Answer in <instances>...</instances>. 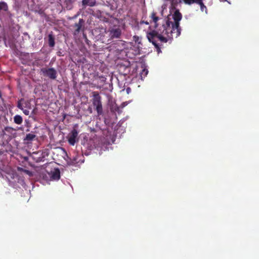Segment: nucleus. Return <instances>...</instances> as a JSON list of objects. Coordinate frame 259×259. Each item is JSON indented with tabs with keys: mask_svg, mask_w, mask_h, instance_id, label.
Wrapping results in <instances>:
<instances>
[{
	"mask_svg": "<svg viewBox=\"0 0 259 259\" xmlns=\"http://www.w3.org/2000/svg\"><path fill=\"white\" fill-rule=\"evenodd\" d=\"M17 107H18V108H19L21 110H23V107H22V105L21 104V103L20 102H19L18 103Z\"/></svg>",
	"mask_w": 259,
	"mask_h": 259,
	"instance_id": "23",
	"label": "nucleus"
},
{
	"mask_svg": "<svg viewBox=\"0 0 259 259\" xmlns=\"http://www.w3.org/2000/svg\"><path fill=\"white\" fill-rule=\"evenodd\" d=\"M18 170L19 171H22L23 172H24L26 174L30 176H31L32 175V172L28 170L25 169H23V168H20V167H18Z\"/></svg>",
	"mask_w": 259,
	"mask_h": 259,
	"instance_id": "17",
	"label": "nucleus"
},
{
	"mask_svg": "<svg viewBox=\"0 0 259 259\" xmlns=\"http://www.w3.org/2000/svg\"><path fill=\"white\" fill-rule=\"evenodd\" d=\"M9 8L7 4L5 2H0V13L2 11L7 12Z\"/></svg>",
	"mask_w": 259,
	"mask_h": 259,
	"instance_id": "10",
	"label": "nucleus"
},
{
	"mask_svg": "<svg viewBox=\"0 0 259 259\" xmlns=\"http://www.w3.org/2000/svg\"><path fill=\"white\" fill-rule=\"evenodd\" d=\"M23 112V113L26 115H28L29 114V111L27 110V109H23L22 110Z\"/></svg>",
	"mask_w": 259,
	"mask_h": 259,
	"instance_id": "21",
	"label": "nucleus"
},
{
	"mask_svg": "<svg viewBox=\"0 0 259 259\" xmlns=\"http://www.w3.org/2000/svg\"><path fill=\"white\" fill-rule=\"evenodd\" d=\"M40 72L44 76L48 77L51 79H56L57 78V71L53 68H42L40 69Z\"/></svg>",
	"mask_w": 259,
	"mask_h": 259,
	"instance_id": "3",
	"label": "nucleus"
},
{
	"mask_svg": "<svg viewBox=\"0 0 259 259\" xmlns=\"http://www.w3.org/2000/svg\"><path fill=\"white\" fill-rule=\"evenodd\" d=\"M196 4L200 6V9L202 12L205 11L206 13L207 8L204 5L202 0H197Z\"/></svg>",
	"mask_w": 259,
	"mask_h": 259,
	"instance_id": "12",
	"label": "nucleus"
},
{
	"mask_svg": "<svg viewBox=\"0 0 259 259\" xmlns=\"http://www.w3.org/2000/svg\"><path fill=\"white\" fill-rule=\"evenodd\" d=\"M99 77L101 78V81L102 82H104L106 81V78L105 77H104L103 76H101Z\"/></svg>",
	"mask_w": 259,
	"mask_h": 259,
	"instance_id": "22",
	"label": "nucleus"
},
{
	"mask_svg": "<svg viewBox=\"0 0 259 259\" xmlns=\"http://www.w3.org/2000/svg\"><path fill=\"white\" fill-rule=\"evenodd\" d=\"M14 121L16 124H21L22 123V117L19 115H16L14 117Z\"/></svg>",
	"mask_w": 259,
	"mask_h": 259,
	"instance_id": "11",
	"label": "nucleus"
},
{
	"mask_svg": "<svg viewBox=\"0 0 259 259\" xmlns=\"http://www.w3.org/2000/svg\"><path fill=\"white\" fill-rule=\"evenodd\" d=\"M93 99L92 103L96 108V110L97 112L98 115H100L103 113V107L101 102V97L97 92H93Z\"/></svg>",
	"mask_w": 259,
	"mask_h": 259,
	"instance_id": "2",
	"label": "nucleus"
},
{
	"mask_svg": "<svg viewBox=\"0 0 259 259\" xmlns=\"http://www.w3.org/2000/svg\"><path fill=\"white\" fill-rule=\"evenodd\" d=\"M110 108H111V111H112V112H117L118 113L120 112L119 107L116 104L112 105L111 106Z\"/></svg>",
	"mask_w": 259,
	"mask_h": 259,
	"instance_id": "15",
	"label": "nucleus"
},
{
	"mask_svg": "<svg viewBox=\"0 0 259 259\" xmlns=\"http://www.w3.org/2000/svg\"><path fill=\"white\" fill-rule=\"evenodd\" d=\"M150 17L154 22L156 30L147 32V37L148 40L154 46L157 53H159L161 51L159 45L157 44L158 40L164 43L168 41L171 42L174 37L177 38L180 35V21L182 19V15L180 11L177 10L172 15L174 22L170 21L169 19H165L161 25L159 27L157 23L159 17L156 16V13L153 12Z\"/></svg>",
	"mask_w": 259,
	"mask_h": 259,
	"instance_id": "1",
	"label": "nucleus"
},
{
	"mask_svg": "<svg viewBox=\"0 0 259 259\" xmlns=\"http://www.w3.org/2000/svg\"><path fill=\"white\" fill-rule=\"evenodd\" d=\"M133 40L138 45H142V37L140 36L134 35L133 36Z\"/></svg>",
	"mask_w": 259,
	"mask_h": 259,
	"instance_id": "13",
	"label": "nucleus"
},
{
	"mask_svg": "<svg viewBox=\"0 0 259 259\" xmlns=\"http://www.w3.org/2000/svg\"><path fill=\"white\" fill-rule=\"evenodd\" d=\"M73 2V0H65L64 4L67 8L70 9L72 7Z\"/></svg>",
	"mask_w": 259,
	"mask_h": 259,
	"instance_id": "14",
	"label": "nucleus"
},
{
	"mask_svg": "<svg viewBox=\"0 0 259 259\" xmlns=\"http://www.w3.org/2000/svg\"><path fill=\"white\" fill-rule=\"evenodd\" d=\"M110 37L113 38H119L121 34V31L119 28L112 29L109 31Z\"/></svg>",
	"mask_w": 259,
	"mask_h": 259,
	"instance_id": "6",
	"label": "nucleus"
},
{
	"mask_svg": "<svg viewBox=\"0 0 259 259\" xmlns=\"http://www.w3.org/2000/svg\"><path fill=\"white\" fill-rule=\"evenodd\" d=\"M226 1V0H220V1H221V2H224V1Z\"/></svg>",
	"mask_w": 259,
	"mask_h": 259,
	"instance_id": "24",
	"label": "nucleus"
},
{
	"mask_svg": "<svg viewBox=\"0 0 259 259\" xmlns=\"http://www.w3.org/2000/svg\"><path fill=\"white\" fill-rule=\"evenodd\" d=\"M84 20L82 19H79L78 22L75 23L73 27L75 28L74 34L76 35L77 34H78L80 30H81V28L82 27L83 24H84Z\"/></svg>",
	"mask_w": 259,
	"mask_h": 259,
	"instance_id": "7",
	"label": "nucleus"
},
{
	"mask_svg": "<svg viewBox=\"0 0 259 259\" xmlns=\"http://www.w3.org/2000/svg\"><path fill=\"white\" fill-rule=\"evenodd\" d=\"M50 180H58L60 178V171L59 168H55L50 173H48Z\"/></svg>",
	"mask_w": 259,
	"mask_h": 259,
	"instance_id": "5",
	"label": "nucleus"
},
{
	"mask_svg": "<svg viewBox=\"0 0 259 259\" xmlns=\"http://www.w3.org/2000/svg\"><path fill=\"white\" fill-rule=\"evenodd\" d=\"M48 43L50 47H54L55 46V38L52 34H49L48 35Z\"/></svg>",
	"mask_w": 259,
	"mask_h": 259,
	"instance_id": "9",
	"label": "nucleus"
},
{
	"mask_svg": "<svg viewBox=\"0 0 259 259\" xmlns=\"http://www.w3.org/2000/svg\"><path fill=\"white\" fill-rule=\"evenodd\" d=\"M35 137V135L32 134H28L26 135L25 140L27 141H31L33 140Z\"/></svg>",
	"mask_w": 259,
	"mask_h": 259,
	"instance_id": "16",
	"label": "nucleus"
},
{
	"mask_svg": "<svg viewBox=\"0 0 259 259\" xmlns=\"http://www.w3.org/2000/svg\"><path fill=\"white\" fill-rule=\"evenodd\" d=\"M148 71L147 69H143L142 70V72L141 73V77H142L143 76H144V77H145L147 75V74H148Z\"/></svg>",
	"mask_w": 259,
	"mask_h": 259,
	"instance_id": "18",
	"label": "nucleus"
},
{
	"mask_svg": "<svg viewBox=\"0 0 259 259\" xmlns=\"http://www.w3.org/2000/svg\"><path fill=\"white\" fill-rule=\"evenodd\" d=\"M5 130L7 132H9V133H11V132H12L13 131H14V129L12 128V127H6L5 128Z\"/></svg>",
	"mask_w": 259,
	"mask_h": 259,
	"instance_id": "19",
	"label": "nucleus"
},
{
	"mask_svg": "<svg viewBox=\"0 0 259 259\" xmlns=\"http://www.w3.org/2000/svg\"><path fill=\"white\" fill-rule=\"evenodd\" d=\"M78 136V132L76 129H73L68 136V142L71 145H74Z\"/></svg>",
	"mask_w": 259,
	"mask_h": 259,
	"instance_id": "4",
	"label": "nucleus"
},
{
	"mask_svg": "<svg viewBox=\"0 0 259 259\" xmlns=\"http://www.w3.org/2000/svg\"><path fill=\"white\" fill-rule=\"evenodd\" d=\"M82 6L83 8H85L87 6H90L91 7H94L96 5V0H82L81 2Z\"/></svg>",
	"mask_w": 259,
	"mask_h": 259,
	"instance_id": "8",
	"label": "nucleus"
},
{
	"mask_svg": "<svg viewBox=\"0 0 259 259\" xmlns=\"http://www.w3.org/2000/svg\"><path fill=\"white\" fill-rule=\"evenodd\" d=\"M151 22H152L151 21H150V22L141 21L140 22V24L141 25V24H145L146 25H149L150 23H151Z\"/></svg>",
	"mask_w": 259,
	"mask_h": 259,
	"instance_id": "20",
	"label": "nucleus"
}]
</instances>
